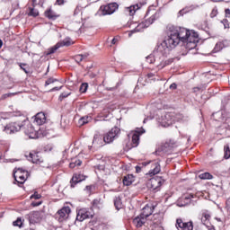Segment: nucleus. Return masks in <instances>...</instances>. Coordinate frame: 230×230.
Returning a JSON list of instances; mask_svg holds the SVG:
<instances>
[{
    "instance_id": "obj_13",
    "label": "nucleus",
    "mask_w": 230,
    "mask_h": 230,
    "mask_svg": "<svg viewBox=\"0 0 230 230\" xmlns=\"http://www.w3.org/2000/svg\"><path fill=\"white\" fill-rule=\"evenodd\" d=\"M161 178H151L147 181V188L151 190V191H155V190H159V188H161Z\"/></svg>"
},
{
    "instance_id": "obj_3",
    "label": "nucleus",
    "mask_w": 230,
    "mask_h": 230,
    "mask_svg": "<svg viewBox=\"0 0 230 230\" xmlns=\"http://www.w3.org/2000/svg\"><path fill=\"white\" fill-rule=\"evenodd\" d=\"M119 132L120 130L118 127L111 128L108 133L104 134L103 141L107 144L112 143V141H114V139L119 136Z\"/></svg>"
},
{
    "instance_id": "obj_18",
    "label": "nucleus",
    "mask_w": 230,
    "mask_h": 230,
    "mask_svg": "<svg viewBox=\"0 0 230 230\" xmlns=\"http://www.w3.org/2000/svg\"><path fill=\"white\" fill-rule=\"evenodd\" d=\"M82 181H85V176L84 174H74L70 181L71 188H75L78 182H82Z\"/></svg>"
},
{
    "instance_id": "obj_50",
    "label": "nucleus",
    "mask_w": 230,
    "mask_h": 230,
    "mask_svg": "<svg viewBox=\"0 0 230 230\" xmlns=\"http://www.w3.org/2000/svg\"><path fill=\"white\" fill-rule=\"evenodd\" d=\"M80 121H81L82 125H85V123H87V119L85 118H82L80 119Z\"/></svg>"
},
{
    "instance_id": "obj_30",
    "label": "nucleus",
    "mask_w": 230,
    "mask_h": 230,
    "mask_svg": "<svg viewBox=\"0 0 230 230\" xmlns=\"http://www.w3.org/2000/svg\"><path fill=\"white\" fill-rule=\"evenodd\" d=\"M76 166H82V161L80 159L74 158L69 164V168H76Z\"/></svg>"
},
{
    "instance_id": "obj_19",
    "label": "nucleus",
    "mask_w": 230,
    "mask_h": 230,
    "mask_svg": "<svg viewBox=\"0 0 230 230\" xmlns=\"http://www.w3.org/2000/svg\"><path fill=\"white\" fill-rule=\"evenodd\" d=\"M174 146L175 142L170 140L162 146V152H164V154H170L172 152V148H173Z\"/></svg>"
},
{
    "instance_id": "obj_63",
    "label": "nucleus",
    "mask_w": 230,
    "mask_h": 230,
    "mask_svg": "<svg viewBox=\"0 0 230 230\" xmlns=\"http://www.w3.org/2000/svg\"><path fill=\"white\" fill-rule=\"evenodd\" d=\"M29 137H31L32 139L35 138V137H32L31 135H29Z\"/></svg>"
},
{
    "instance_id": "obj_42",
    "label": "nucleus",
    "mask_w": 230,
    "mask_h": 230,
    "mask_svg": "<svg viewBox=\"0 0 230 230\" xmlns=\"http://www.w3.org/2000/svg\"><path fill=\"white\" fill-rule=\"evenodd\" d=\"M42 196L37 192H34V194H32L31 196V199H35V200H39V199H40Z\"/></svg>"
},
{
    "instance_id": "obj_38",
    "label": "nucleus",
    "mask_w": 230,
    "mask_h": 230,
    "mask_svg": "<svg viewBox=\"0 0 230 230\" xmlns=\"http://www.w3.org/2000/svg\"><path fill=\"white\" fill-rule=\"evenodd\" d=\"M29 15H31V17H37L39 15V11L35 8H30Z\"/></svg>"
},
{
    "instance_id": "obj_12",
    "label": "nucleus",
    "mask_w": 230,
    "mask_h": 230,
    "mask_svg": "<svg viewBox=\"0 0 230 230\" xmlns=\"http://www.w3.org/2000/svg\"><path fill=\"white\" fill-rule=\"evenodd\" d=\"M158 123L161 125V127H170L172 123H173V120L172 119V114L170 113H164L161 116V118L158 119Z\"/></svg>"
},
{
    "instance_id": "obj_46",
    "label": "nucleus",
    "mask_w": 230,
    "mask_h": 230,
    "mask_svg": "<svg viewBox=\"0 0 230 230\" xmlns=\"http://www.w3.org/2000/svg\"><path fill=\"white\" fill-rule=\"evenodd\" d=\"M217 13H218V11L217 9H213L210 13V17H217Z\"/></svg>"
},
{
    "instance_id": "obj_41",
    "label": "nucleus",
    "mask_w": 230,
    "mask_h": 230,
    "mask_svg": "<svg viewBox=\"0 0 230 230\" xmlns=\"http://www.w3.org/2000/svg\"><path fill=\"white\" fill-rule=\"evenodd\" d=\"M55 82H57V79L50 77L49 78L46 82H45V85H49L51 84H55Z\"/></svg>"
},
{
    "instance_id": "obj_36",
    "label": "nucleus",
    "mask_w": 230,
    "mask_h": 230,
    "mask_svg": "<svg viewBox=\"0 0 230 230\" xmlns=\"http://www.w3.org/2000/svg\"><path fill=\"white\" fill-rule=\"evenodd\" d=\"M89 84L87 83H83L79 88L80 93H87Z\"/></svg>"
},
{
    "instance_id": "obj_24",
    "label": "nucleus",
    "mask_w": 230,
    "mask_h": 230,
    "mask_svg": "<svg viewBox=\"0 0 230 230\" xmlns=\"http://www.w3.org/2000/svg\"><path fill=\"white\" fill-rule=\"evenodd\" d=\"M69 213H71V208H69V207H65L59 211H58V215H59V218H63V220L65 218H67V217H69Z\"/></svg>"
},
{
    "instance_id": "obj_4",
    "label": "nucleus",
    "mask_w": 230,
    "mask_h": 230,
    "mask_svg": "<svg viewBox=\"0 0 230 230\" xmlns=\"http://www.w3.org/2000/svg\"><path fill=\"white\" fill-rule=\"evenodd\" d=\"M211 213L208 210H204L201 214V222L203 226L207 227L208 230H215V226L211 225Z\"/></svg>"
},
{
    "instance_id": "obj_58",
    "label": "nucleus",
    "mask_w": 230,
    "mask_h": 230,
    "mask_svg": "<svg viewBox=\"0 0 230 230\" xmlns=\"http://www.w3.org/2000/svg\"><path fill=\"white\" fill-rule=\"evenodd\" d=\"M34 132H35V129H33V128L31 125V132L29 134H34Z\"/></svg>"
},
{
    "instance_id": "obj_33",
    "label": "nucleus",
    "mask_w": 230,
    "mask_h": 230,
    "mask_svg": "<svg viewBox=\"0 0 230 230\" xmlns=\"http://www.w3.org/2000/svg\"><path fill=\"white\" fill-rule=\"evenodd\" d=\"M176 118H177V120L181 123H186V121H188V119H190L188 116L183 115V114H179V115H177Z\"/></svg>"
},
{
    "instance_id": "obj_7",
    "label": "nucleus",
    "mask_w": 230,
    "mask_h": 230,
    "mask_svg": "<svg viewBox=\"0 0 230 230\" xmlns=\"http://www.w3.org/2000/svg\"><path fill=\"white\" fill-rule=\"evenodd\" d=\"M21 128H22V124L20 122H12L4 128V132L6 134H15V132H19Z\"/></svg>"
},
{
    "instance_id": "obj_52",
    "label": "nucleus",
    "mask_w": 230,
    "mask_h": 230,
    "mask_svg": "<svg viewBox=\"0 0 230 230\" xmlns=\"http://www.w3.org/2000/svg\"><path fill=\"white\" fill-rule=\"evenodd\" d=\"M136 172H137V173H140L141 172V166L137 165L136 166Z\"/></svg>"
},
{
    "instance_id": "obj_28",
    "label": "nucleus",
    "mask_w": 230,
    "mask_h": 230,
    "mask_svg": "<svg viewBox=\"0 0 230 230\" xmlns=\"http://www.w3.org/2000/svg\"><path fill=\"white\" fill-rule=\"evenodd\" d=\"M113 202L117 211L123 209V202H121V198L119 196L115 197Z\"/></svg>"
},
{
    "instance_id": "obj_51",
    "label": "nucleus",
    "mask_w": 230,
    "mask_h": 230,
    "mask_svg": "<svg viewBox=\"0 0 230 230\" xmlns=\"http://www.w3.org/2000/svg\"><path fill=\"white\" fill-rule=\"evenodd\" d=\"M170 89H177V84L172 83V84L170 85Z\"/></svg>"
},
{
    "instance_id": "obj_27",
    "label": "nucleus",
    "mask_w": 230,
    "mask_h": 230,
    "mask_svg": "<svg viewBox=\"0 0 230 230\" xmlns=\"http://www.w3.org/2000/svg\"><path fill=\"white\" fill-rule=\"evenodd\" d=\"M122 182L124 186H130L134 182V175L127 174L123 177Z\"/></svg>"
},
{
    "instance_id": "obj_20",
    "label": "nucleus",
    "mask_w": 230,
    "mask_h": 230,
    "mask_svg": "<svg viewBox=\"0 0 230 230\" xmlns=\"http://www.w3.org/2000/svg\"><path fill=\"white\" fill-rule=\"evenodd\" d=\"M93 146L95 148H100V146H103V137L101 135H94Z\"/></svg>"
},
{
    "instance_id": "obj_47",
    "label": "nucleus",
    "mask_w": 230,
    "mask_h": 230,
    "mask_svg": "<svg viewBox=\"0 0 230 230\" xmlns=\"http://www.w3.org/2000/svg\"><path fill=\"white\" fill-rule=\"evenodd\" d=\"M225 15L226 18L230 19V9H226L225 10Z\"/></svg>"
},
{
    "instance_id": "obj_31",
    "label": "nucleus",
    "mask_w": 230,
    "mask_h": 230,
    "mask_svg": "<svg viewBox=\"0 0 230 230\" xmlns=\"http://www.w3.org/2000/svg\"><path fill=\"white\" fill-rule=\"evenodd\" d=\"M87 57H89V54H79V55H75L74 57V60L77 63L80 64V62H82V60H85V58H87Z\"/></svg>"
},
{
    "instance_id": "obj_15",
    "label": "nucleus",
    "mask_w": 230,
    "mask_h": 230,
    "mask_svg": "<svg viewBox=\"0 0 230 230\" xmlns=\"http://www.w3.org/2000/svg\"><path fill=\"white\" fill-rule=\"evenodd\" d=\"M43 214L40 211L31 212L29 215L30 224H39L42 220Z\"/></svg>"
},
{
    "instance_id": "obj_8",
    "label": "nucleus",
    "mask_w": 230,
    "mask_h": 230,
    "mask_svg": "<svg viewBox=\"0 0 230 230\" xmlns=\"http://www.w3.org/2000/svg\"><path fill=\"white\" fill-rule=\"evenodd\" d=\"M24 174L28 175V172L22 171V169L13 171L14 181L17 182L18 185L24 184V182H26V176Z\"/></svg>"
},
{
    "instance_id": "obj_17",
    "label": "nucleus",
    "mask_w": 230,
    "mask_h": 230,
    "mask_svg": "<svg viewBox=\"0 0 230 230\" xmlns=\"http://www.w3.org/2000/svg\"><path fill=\"white\" fill-rule=\"evenodd\" d=\"M28 161H31V163L35 164H40V163H44V160L40 155H39V153H30L28 156Z\"/></svg>"
},
{
    "instance_id": "obj_53",
    "label": "nucleus",
    "mask_w": 230,
    "mask_h": 230,
    "mask_svg": "<svg viewBox=\"0 0 230 230\" xmlns=\"http://www.w3.org/2000/svg\"><path fill=\"white\" fill-rule=\"evenodd\" d=\"M93 202V206H98V204H100V200L98 199H94Z\"/></svg>"
},
{
    "instance_id": "obj_62",
    "label": "nucleus",
    "mask_w": 230,
    "mask_h": 230,
    "mask_svg": "<svg viewBox=\"0 0 230 230\" xmlns=\"http://www.w3.org/2000/svg\"><path fill=\"white\" fill-rule=\"evenodd\" d=\"M216 220H217V222H221L220 218L216 217Z\"/></svg>"
},
{
    "instance_id": "obj_49",
    "label": "nucleus",
    "mask_w": 230,
    "mask_h": 230,
    "mask_svg": "<svg viewBox=\"0 0 230 230\" xmlns=\"http://www.w3.org/2000/svg\"><path fill=\"white\" fill-rule=\"evenodd\" d=\"M60 89H62V86H60V87H54V88H52L51 90H50V93H53V91H60Z\"/></svg>"
},
{
    "instance_id": "obj_37",
    "label": "nucleus",
    "mask_w": 230,
    "mask_h": 230,
    "mask_svg": "<svg viewBox=\"0 0 230 230\" xmlns=\"http://www.w3.org/2000/svg\"><path fill=\"white\" fill-rule=\"evenodd\" d=\"M195 195L194 194H186L185 196L182 197L183 200H186L185 204H188L191 199H194Z\"/></svg>"
},
{
    "instance_id": "obj_2",
    "label": "nucleus",
    "mask_w": 230,
    "mask_h": 230,
    "mask_svg": "<svg viewBox=\"0 0 230 230\" xmlns=\"http://www.w3.org/2000/svg\"><path fill=\"white\" fill-rule=\"evenodd\" d=\"M146 60L147 64H155L156 66L159 67V69H163V67H165L168 66L167 62H164L162 58L157 59V56L155 55V52H153L149 56L146 58Z\"/></svg>"
},
{
    "instance_id": "obj_54",
    "label": "nucleus",
    "mask_w": 230,
    "mask_h": 230,
    "mask_svg": "<svg viewBox=\"0 0 230 230\" xmlns=\"http://www.w3.org/2000/svg\"><path fill=\"white\" fill-rule=\"evenodd\" d=\"M118 42V38H113L111 40V44H116Z\"/></svg>"
},
{
    "instance_id": "obj_57",
    "label": "nucleus",
    "mask_w": 230,
    "mask_h": 230,
    "mask_svg": "<svg viewBox=\"0 0 230 230\" xmlns=\"http://www.w3.org/2000/svg\"><path fill=\"white\" fill-rule=\"evenodd\" d=\"M86 190L88 191H91V190H93V186H91V185L86 186Z\"/></svg>"
},
{
    "instance_id": "obj_64",
    "label": "nucleus",
    "mask_w": 230,
    "mask_h": 230,
    "mask_svg": "<svg viewBox=\"0 0 230 230\" xmlns=\"http://www.w3.org/2000/svg\"><path fill=\"white\" fill-rule=\"evenodd\" d=\"M144 123H146V119H144Z\"/></svg>"
},
{
    "instance_id": "obj_26",
    "label": "nucleus",
    "mask_w": 230,
    "mask_h": 230,
    "mask_svg": "<svg viewBox=\"0 0 230 230\" xmlns=\"http://www.w3.org/2000/svg\"><path fill=\"white\" fill-rule=\"evenodd\" d=\"M141 6L139 4L130 5L129 7L125 8L126 13L129 15H134L137 10H139Z\"/></svg>"
},
{
    "instance_id": "obj_44",
    "label": "nucleus",
    "mask_w": 230,
    "mask_h": 230,
    "mask_svg": "<svg viewBox=\"0 0 230 230\" xmlns=\"http://www.w3.org/2000/svg\"><path fill=\"white\" fill-rule=\"evenodd\" d=\"M222 24H224V28L227 29L229 28V21H227V19H224L223 21H221Z\"/></svg>"
},
{
    "instance_id": "obj_35",
    "label": "nucleus",
    "mask_w": 230,
    "mask_h": 230,
    "mask_svg": "<svg viewBox=\"0 0 230 230\" xmlns=\"http://www.w3.org/2000/svg\"><path fill=\"white\" fill-rule=\"evenodd\" d=\"M13 226H14L15 227H22V218L18 217L17 220L13 222Z\"/></svg>"
},
{
    "instance_id": "obj_11",
    "label": "nucleus",
    "mask_w": 230,
    "mask_h": 230,
    "mask_svg": "<svg viewBox=\"0 0 230 230\" xmlns=\"http://www.w3.org/2000/svg\"><path fill=\"white\" fill-rule=\"evenodd\" d=\"M93 212L89 211L87 208H82L77 211L76 220L78 222H84L87 218H93Z\"/></svg>"
},
{
    "instance_id": "obj_22",
    "label": "nucleus",
    "mask_w": 230,
    "mask_h": 230,
    "mask_svg": "<svg viewBox=\"0 0 230 230\" xmlns=\"http://www.w3.org/2000/svg\"><path fill=\"white\" fill-rule=\"evenodd\" d=\"M146 222V219L144 217H142L141 215L136 217L133 219V224L137 227H143V226L145 225Z\"/></svg>"
},
{
    "instance_id": "obj_9",
    "label": "nucleus",
    "mask_w": 230,
    "mask_h": 230,
    "mask_svg": "<svg viewBox=\"0 0 230 230\" xmlns=\"http://www.w3.org/2000/svg\"><path fill=\"white\" fill-rule=\"evenodd\" d=\"M141 134H145V130L143 129V128H137L132 135L131 146L129 147V150L131 148H136V146L139 145V137L141 136Z\"/></svg>"
},
{
    "instance_id": "obj_61",
    "label": "nucleus",
    "mask_w": 230,
    "mask_h": 230,
    "mask_svg": "<svg viewBox=\"0 0 230 230\" xmlns=\"http://www.w3.org/2000/svg\"><path fill=\"white\" fill-rule=\"evenodd\" d=\"M147 76L148 78H152V76H154V74H148Z\"/></svg>"
},
{
    "instance_id": "obj_55",
    "label": "nucleus",
    "mask_w": 230,
    "mask_h": 230,
    "mask_svg": "<svg viewBox=\"0 0 230 230\" xmlns=\"http://www.w3.org/2000/svg\"><path fill=\"white\" fill-rule=\"evenodd\" d=\"M58 4H64V0H57Z\"/></svg>"
},
{
    "instance_id": "obj_59",
    "label": "nucleus",
    "mask_w": 230,
    "mask_h": 230,
    "mask_svg": "<svg viewBox=\"0 0 230 230\" xmlns=\"http://www.w3.org/2000/svg\"><path fill=\"white\" fill-rule=\"evenodd\" d=\"M142 164H143V166H146L147 164H150V162H144V163H142Z\"/></svg>"
},
{
    "instance_id": "obj_1",
    "label": "nucleus",
    "mask_w": 230,
    "mask_h": 230,
    "mask_svg": "<svg viewBox=\"0 0 230 230\" xmlns=\"http://www.w3.org/2000/svg\"><path fill=\"white\" fill-rule=\"evenodd\" d=\"M196 39H199V34L193 31H190L187 29L170 26L168 37L162 42L158 43L155 47V55L157 57V60L160 58L162 61L170 64V62L164 61V57L173 49V48L179 46V42H186L189 49H193L197 44Z\"/></svg>"
},
{
    "instance_id": "obj_43",
    "label": "nucleus",
    "mask_w": 230,
    "mask_h": 230,
    "mask_svg": "<svg viewBox=\"0 0 230 230\" xmlns=\"http://www.w3.org/2000/svg\"><path fill=\"white\" fill-rule=\"evenodd\" d=\"M14 93H4L1 96L0 100H6V98H10L13 96Z\"/></svg>"
},
{
    "instance_id": "obj_23",
    "label": "nucleus",
    "mask_w": 230,
    "mask_h": 230,
    "mask_svg": "<svg viewBox=\"0 0 230 230\" xmlns=\"http://www.w3.org/2000/svg\"><path fill=\"white\" fill-rule=\"evenodd\" d=\"M152 213H154V208H152L151 206L146 205L143 209H142V213L140 214V216H142L144 218H148V217H150V215H152Z\"/></svg>"
},
{
    "instance_id": "obj_34",
    "label": "nucleus",
    "mask_w": 230,
    "mask_h": 230,
    "mask_svg": "<svg viewBox=\"0 0 230 230\" xmlns=\"http://www.w3.org/2000/svg\"><path fill=\"white\" fill-rule=\"evenodd\" d=\"M199 179L211 180V179H213V175H211V173H209V172H204V173L199 174Z\"/></svg>"
},
{
    "instance_id": "obj_14",
    "label": "nucleus",
    "mask_w": 230,
    "mask_h": 230,
    "mask_svg": "<svg viewBox=\"0 0 230 230\" xmlns=\"http://www.w3.org/2000/svg\"><path fill=\"white\" fill-rule=\"evenodd\" d=\"M176 227L179 230H193V222H183L182 219H177Z\"/></svg>"
},
{
    "instance_id": "obj_29",
    "label": "nucleus",
    "mask_w": 230,
    "mask_h": 230,
    "mask_svg": "<svg viewBox=\"0 0 230 230\" xmlns=\"http://www.w3.org/2000/svg\"><path fill=\"white\" fill-rule=\"evenodd\" d=\"M45 15L48 19H51L52 21H55L58 17V15H57V13L51 9L46 11Z\"/></svg>"
},
{
    "instance_id": "obj_48",
    "label": "nucleus",
    "mask_w": 230,
    "mask_h": 230,
    "mask_svg": "<svg viewBox=\"0 0 230 230\" xmlns=\"http://www.w3.org/2000/svg\"><path fill=\"white\" fill-rule=\"evenodd\" d=\"M69 96V94H64V93H62L60 96H59V100H60V102H62V100H64V98H67Z\"/></svg>"
},
{
    "instance_id": "obj_6",
    "label": "nucleus",
    "mask_w": 230,
    "mask_h": 230,
    "mask_svg": "<svg viewBox=\"0 0 230 230\" xmlns=\"http://www.w3.org/2000/svg\"><path fill=\"white\" fill-rule=\"evenodd\" d=\"M118 10V4L111 3L107 5H102L100 8V12H102V15H111Z\"/></svg>"
},
{
    "instance_id": "obj_32",
    "label": "nucleus",
    "mask_w": 230,
    "mask_h": 230,
    "mask_svg": "<svg viewBox=\"0 0 230 230\" xmlns=\"http://www.w3.org/2000/svg\"><path fill=\"white\" fill-rule=\"evenodd\" d=\"M224 157L226 159H230V145L229 144H226L225 146H224Z\"/></svg>"
},
{
    "instance_id": "obj_25",
    "label": "nucleus",
    "mask_w": 230,
    "mask_h": 230,
    "mask_svg": "<svg viewBox=\"0 0 230 230\" xmlns=\"http://www.w3.org/2000/svg\"><path fill=\"white\" fill-rule=\"evenodd\" d=\"M199 6H197V5H190V6H187L185 8L180 10L179 13H178V17H182V15H184V13H188L190 12H192V10H195Z\"/></svg>"
},
{
    "instance_id": "obj_60",
    "label": "nucleus",
    "mask_w": 230,
    "mask_h": 230,
    "mask_svg": "<svg viewBox=\"0 0 230 230\" xmlns=\"http://www.w3.org/2000/svg\"><path fill=\"white\" fill-rule=\"evenodd\" d=\"M3 48V40H0V49Z\"/></svg>"
},
{
    "instance_id": "obj_5",
    "label": "nucleus",
    "mask_w": 230,
    "mask_h": 230,
    "mask_svg": "<svg viewBox=\"0 0 230 230\" xmlns=\"http://www.w3.org/2000/svg\"><path fill=\"white\" fill-rule=\"evenodd\" d=\"M155 21V15H152L149 19L146 20V22H142L139 23L134 31H132L128 37H132V34L135 33V31H141V30H144V28H148L150 24H154V22Z\"/></svg>"
},
{
    "instance_id": "obj_56",
    "label": "nucleus",
    "mask_w": 230,
    "mask_h": 230,
    "mask_svg": "<svg viewBox=\"0 0 230 230\" xmlns=\"http://www.w3.org/2000/svg\"><path fill=\"white\" fill-rule=\"evenodd\" d=\"M193 91H194V93H197L198 91H200V87H194Z\"/></svg>"
},
{
    "instance_id": "obj_45",
    "label": "nucleus",
    "mask_w": 230,
    "mask_h": 230,
    "mask_svg": "<svg viewBox=\"0 0 230 230\" xmlns=\"http://www.w3.org/2000/svg\"><path fill=\"white\" fill-rule=\"evenodd\" d=\"M40 204H42V201H32L31 202V206L33 207V208H37V207H39V206H40Z\"/></svg>"
},
{
    "instance_id": "obj_16",
    "label": "nucleus",
    "mask_w": 230,
    "mask_h": 230,
    "mask_svg": "<svg viewBox=\"0 0 230 230\" xmlns=\"http://www.w3.org/2000/svg\"><path fill=\"white\" fill-rule=\"evenodd\" d=\"M161 172V164L158 162H152L151 169L148 172V175L150 177H154V175H157Z\"/></svg>"
},
{
    "instance_id": "obj_10",
    "label": "nucleus",
    "mask_w": 230,
    "mask_h": 230,
    "mask_svg": "<svg viewBox=\"0 0 230 230\" xmlns=\"http://www.w3.org/2000/svg\"><path fill=\"white\" fill-rule=\"evenodd\" d=\"M71 44H73V40L69 38H66L63 41L57 43L54 47L49 49L47 55H53V53L59 48H62V46H71Z\"/></svg>"
},
{
    "instance_id": "obj_40",
    "label": "nucleus",
    "mask_w": 230,
    "mask_h": 230,
    "mask_svg": "<svg viewBox=\"0 0 230 230\" xmlns=\"http://www.w3.org/2000/svg\"><path fill=\"white\" fill-rule=\"evenodd\" d=\"M222 48H224V44L222 43H217L215 48H214V51L215 53L220 51L222 49Z\"/></svg>"
},
{
    "instance_id": "obj_39",
    "label": "nucleus",
    "mask_w": 230,
    "mask_h": 230,
    "mask_svg": "<svg viewBox=\"0 0 230 230\" xmlns=\"http://www.w3.org/2000/svg\"><path fill=\"white\" fill-rule=\"evenodd\" d=\"M18 66L21 67V69L22 71H24V73L26 75H28L30 73V71L26 68V64H24V63H18Z\"/></svg>"
},
{
    "instance_id": "obj_21",
    "label": "nucleus",
    "mask_w": 230,
    "mask_h": 230,
    "mask_svg": "<svg viewBox=\"0 0 230 230\" xmlns=\"http://www.w3.org/2000/svg\"><path fill=\"white\" fill-rule=\"evenodd\" d=\"M34 123L38 125H44L46 123V114L44 112H40L35 116Z\"/></svg>"
}]
</instances>
